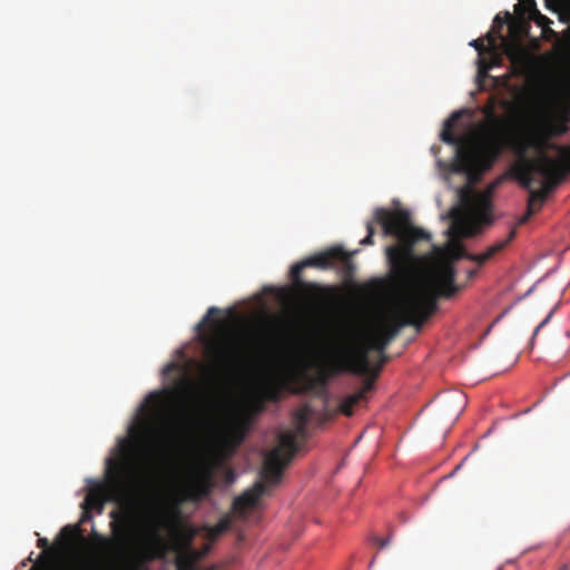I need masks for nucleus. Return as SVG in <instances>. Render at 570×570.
Wrapping results in <instances>:
<instances>
[{"label": "nucleus", "mask_w": 570, "mask_h": 570, "mask_svg": "<svg viewBox=\"0 0 570 570\" xmlns=\"http://www.w3.org/2000/svg\"><path fill=\"white\" fill-rule=\"evenodd\" d=\"M193 394V386L188 381L148 394L145 417L137 429H131L132 440H122L120 458L108 461L109 500L122 504L131 498L138 476V450L157 444L168 449L177 443L183 424L189 417Z\"/></svg>", "instance_id": "nucleus-1"}, {"label": "nucleus", "mask_w": 570, "mask_h": 570, "mask_svg": "<svg viewBox=\"0 0 570 570\" xmlns=\"http://www.w3.org/2000/svg\"><path fill=\"white\" fill-rule=\"evenodd\" d=\"M449 240L443 247L434 246V262L430 268L424 286L405 294L393 309L383 318L376 327L392 342L405 326H413L417 331L436 311L439 296L450 298L460 289L455 285L456 269L454 264L459 259H469L482 266L498 253H500L514 237L515 228H512L507 238L488 247L484 253L471 254L465 250L460 237L474 235L472 228L466 226H452L446 230Z\"/></svg>", "instance_id": "nucleus-2"}, {"label": "nucleus", "mask_w": 570, "mask_h": 570, "mask_svg": "<svg viewBox=\"0 0 570 570\" xmlns=\"http://www.w3.org/2000/svg\"><path fill=\"white\" fill-rule=\"evenodd\" d=\"M569 121V111L562 110L556 120L540 121L528 127L521 136L512 135L507 122V148L520 156L515 175L522 187H530L534 175L560 183L570 170V149L550 142L553 137L568 132Z\"/></svg>", "instance_id": "nucleus-3"}, {"label": "nucleus", "mask_w": 570, "mask_h": 570, "mask_svg": "<svg viewBox=\"0 0 570 570\" xmlns=\"http://www.w3.org/2000/svg\"><path fill=\"white\" fill-rule=\"evenodd\" d=\"M278 397V385L272 380L264 381L255 391L254 406L238 411L226 420L217 439L216 453L212 458L203 459L194 469L186 491L189 500L196 502L209 495L215 469L243 443L250 429L253 414L263 410L265 401H277Z\"/></svg>", "instance_id": "nucleus-4"}, {"label": "nucleus", "mask_w": 570, "mask_h": 570, "mask_svg": "<svg viewBox=\"0 0 570 570\" xmlns=\"http://www.w3.org/2000/svg\"><path fill=\"white\" fill-rule=\"evenodd\" d=\"M353 330L326 345L318 355L320 380L325 383L331 376L344 372L375 379L389 361L385 350L390 345L380 330L368 332L362 340Z\"/></svg>", "instance_id": "nucleus-5"}, {"label": "nucleus", "mask_w": 570, "mask_h": 570, "mask_svg": "<svg viewBox=\"0 0 570 570\" xmlns=\"http://www.w3.org/2000/svg\"><path fill=\"white\" fill-rule=\"evenodd\" d=\"M461 116L462 111L453 112L445 120L440 137L443 142L455 147L451 170L465 174L472 180L490 170L507 148V120L492 117L482 135L462 138L453 132V126Z\"/></svg>", "instance_id": "nucleus-6"}, {"label": "nucleus", "mask_w": 570, "mask_h": 570, "mask_svg": "<svg viewBox=\"0 0 570 570\" xmlns=\"http://www.w3.org/2000/svg\"><path fill=\"white\" fill-rule=\"evenodd\" d=\"M374 224L381 225L385 236H393L397 240L385 249L387 262L395 273L407 272L416 261L414 245L419 240L431 238L429 233L412 224L407 210L376 208L373 220L366 224L367 235L360 242L361 245H373Z\"/></svg>", "instance_id": "nucleus-7"}, {"label": "nucleus", "mask_w": 570, "mask_h": 570, "mask_svg": "<svg viewBox=\"0 0 570 570\" xmlns=\"http://www.w3.org/2000/svg\"><path fill=\"white\" fill-rule=\"evenodd\" d=\"M306 428L305 423H294V430H286L278 435V444L264 459L262 480L234 500L233 510L237 514L244 515L256 507L261 498L267 493V487L281 482L284 470L299 449L298 438L304 439L306 435Z\"/></svg>", "instance_id": "nucleus-8"}, {"label": "nucleus", "mask_w": 570, "mask_h": 570, "mask_svg": "<svg viewBox=\"0 0 570 570\" xmlns=\"http://www.w3.org/2000/svg\"><path fill=\"white\" fill-rule=\"evenodd\" d=\"M219 314L220 309L218 307H209L202 322L197 325L199 330L204 326L213 327L212 334L202 335L205 357L213 374H222L230 371L239 358L237 345L223 333L224 323L210 318Z\"/></svg>", "instance_id": "nucleus-9"}, {"label": "nucleus", "mask_w": 570, "mask_h": 570, "mask_svg": "<svg viewBox=\"0 0 570 570\" xmlns=\"http://www.w3.org/2000/svg\"><path fill=\"white\" fill-rule=\"evenodd\" d=\"M335 263H342L345 265L351 264L350 255L341 247H333L328 250L296 263L291 267L289 276L295 288L299 292L301 295L316 296L321 293L322 288L317 284L304 282L301 278L303 269L306 267L326 269L333 267Z\"/></svg>", "instance_id": "nucleus-10"}, {"label": "nucleus", "mask_w": 570, "mask_h": 570, "mask_svg": "<svg viewBox=\"0 0 570 570\" xmlns=\"http://www.w3.org/2000/svg\"><path fill=\"white\" fill-rule=\"evenodd\" d=\"M537 183L538 180L534 178V181L530 185V187H524L525 189L529 190V197L527 204V212L518 219L517 225L519 226L525 224L535 213H538L541 209L550 193L559 184L553 183L548 178H543L541 188L533 189L532 186Z\"/></svg>", "instance_id": "nucleus-11"}, {"label": "nucleus", "mask_w": 570, "mask_h": 570, "mask_svg": "<svg viewBox=\"0 0 570 570\" xmlns=\"http://www.w3.org/2000/svg\"><path fill=\"white\" fill-rule=\"evenodd\" d=\"M366 377L367 380L363 383L362 387L358 391L347 395L340 403V411L344 415L351 416L353 414L354 407L361 402L365 401L366 393L371 392L374 389V379L372 376Z\"/></svg>", "instance_id": "nucleus-12"}, {"label": "nucleus", "mask_w": 570, "mask_h": 570, "mask_svg": "<svg viewBox=\"0 0 570 570\" xmlns=\"http://www.w3.org/2000/svg\"><path fill=\"white\" fill-rule=\"evenodd\" d=\"M509 20L510 19H507L505 14L504 17H501L500 13L497 14L493 19L491 30L488 33H491L495 38L497 43L499 39L502 40V42L507 46V55L512 61H515L522 51V48L519 45L508 42V40L502 36V29L505 24H509Z\"/></svg>", "instance_id": "nucleus-13"}, {"label": "nucleus", "mask_w": 570, "mask_h": 570, "mask_svg": "<svg viewBox=\"0 0 570 570\" xmlns=\"http://www.w3.org/2000/svg\"><path fill=\"white\" fill-rule=\"evenodd\" d=\"M487 40L489 42V50L487 55L478 60V73L479 76H487L488 72L495 66H500L502 57L497 50L495 38L491 33H487Z\"/></svg>", "instance_id": "nucleus-14"}, {"label": "nucleus", "mask_w": 570, "mask_h": 570, "mask_svg": "<svg viewBox=\"0 0 570 570\" xmlns=\"http://www.w3.org/2000/svg\"><path fill=\"white\" fill-rule=\"evenodd\" d=\"M202 552L177 551L176 568L177 570H196V563L202 558Z\"/></svg>", "instance_id": "nucleus-15"}, {"label": "nucleus", "mask_w": 570, "mask_h": 570, "mask_svg": "<svg viewBox=\"0 0 570 570\" xmlns=\"http://www.w3.org/2000/svg\"><path fill=\"white\" fill-rule=\"evenodd\" d=\"M196 532L194 529L186 528L183 529L178 534L175 542L176 551H187V552H199L193 547V540Z\"/></svg>", "instance_id": "nucleus-16"}, {"label": "nucleus", "mask_w": 570, "mask_h": 570, "mask_svg": "<svg viewBox=\"0 0 570 570\" xmlns=\"http://www.w3.org/2000/svg\"><path fill=\"white\" fill-rule=\"evenodd\" d=\"M232 525L229 517H223L215 525L205 527V538L212 542L216 541Z\"/></svg>", "instance_id": "nucleus-17"}, {"label": "nucleus", "mask_w": 570, "mask_h": 570, "mask_svg": "<svg viewBox=\"0 0 570 570\" xmlns=\"http://www.w3.org/2000/svg\"><path fill=\"white\" fill-rule=\"evenodd\" d=\"M507 19L509 20V33L513 41L519 42L523 32L527 31V22L522 19L514 18L509 11H505Z\"/></svg>", "instance_id": "nucleus-18"}, {"label": "nucleus", "mask_w": 570, "mask_h": 570, "mask_svg": "<svg viewBox=\"0 0 570 570\" xmlns=\"http://www.w3.org/2000/svg\"><path fill=\"white\" fill-rule=\"evenodd\" d=\"M136 562L130 557H124L108 568L94 567L90 570H135Z\"/></svg>", "instance_id": "nucleus-19"}, {"label": "nucleus", "mask_w": 570, "mask_h": 570, "mask_svg": "<svg viewBox=\"0 0 570 570\" xmlns=\"http://www.w3.org/2000/svg\"><path fill=\"white\" fill-rule=\"evenodd\" d=\"M312 415V406L309 404H304L293 413V422L308 424Z\"/></svg>", "instance_id": "nucleus-20"}, {"label": "nucleus", "mask_w": 570, "mask_h": 570, "mask_svg": "<svg viewBox=\"0 0 570 570\" xmlns=\"http://www.w3.org/2000/svg\"><path fill=\"white\" fill-rule=\"evenodd\" d=\"M491 190L483 194H478L473 199V206L475 209L482 213H487L491 208V199H490Z\"/></svg>", "instance_id": "nucleus-21"}, {"label": "nucleus", "mask_w": 570, "mask_h": 570, "mask_svg": "<svg viewBox=\"0 0 570 570\" xmlns=\"http://www.w3.org/2000/svg\"><path fill=\"white\" fill-rule=\"evenodd\" d=\"M104 501L105 499L100 492H91L86 497L85 504L90 509H98L101 511L104 508Z\"/></svg>", "instance_id": "nucleus-22"}, {"label": "nucleus", "mask_w": 570, "mask_h": 570, "mask_svg": "<svg viewBox=\"0 0 570 570\" xmlns=\"http://www.w3.org/2000/svg\"><path fill=\"white\" fill-rule=\"evenodd\" d=\"M110 517H111L115 521H117V522L121 523V529H120V531H121L122 533L127 532V530H128V528H129V524H130V520H131V515H130V512H129V511H127V512H125V513H119V512H117V511H112V512L110 513Z\"/></svg>", "instance_id": "nucleus-23"}, {"label": "nucleus", "mask_w": 570, "mask_h": 570, "mask_svg": "<svg viewBox=\"0 0 570 570\" xmlns=\"http://www.w3.org/2000/svg\"><path fill=\"white\" fill-rule=\"evenodd\" d=\"M521 8H524L528 11L529 17L538 13L534 0H519V3L514 6L515 12L519 13Z\"/></svg>", "instance_id": "nucleus-24"}, {"label": "nucleus", "mask_w": 570, "mask_h": 570, "mask_svg": "<svg viewBox=\"0 0 570 570\" xmlns=\"http://www.w3.org/2000/svg\"><path fill=\"white\" fill-rule=\"evenodd\" d=\"M470 46L473 47L479 55V59H482L487 55V50H489V45H484L483 38L474 39L470 42Z\"/></svg>", "instance_id": "nucleus-25"}, {"label": "nucleus", "mask_w": 570, "mask_h": 570, "mask_svg": "<svg viewBox=\"0 0 570 570\" xmlns=\"http://www.w3.org/2000/svg\"><path fill=\"white\" fill-rule=\"evenodd\" d=\"M78 531L79 528L77 525H66L61 529L60 533L66 538V540L72 541Z\"/></svg>", "instance_id": "nucleus-26"}, {"label": "nucleus", "mask_w": 570, "mask_h": 570, "mask_svg": "<svg viewBox=\"0 0 570 570\" xmlns=\"http://www.w3.org/2000/svg\"><path fill=\"white\" fill-rule=\"evenodd\" d=\"M38 547H39V548H42V549H45V550H48V549H49V541H48V539H46V538H40V539L38 540Z\"/></svg>", "instance_id": "nucleus-27"}, {"label": "nucleus", "mask_w": 570, "mask_h": 570, "mask_svg": "<svg viewBox=\"0 0 570 570\" xmlns=\"http://www.w3.org/2000/svg\"><path fill=\"white\" fill-rule=\"evenodd\" d=\"M375 543L379 544V547L381 549L385 548L387 544H389V539H381V538H375Z\"/></svg>", "instance_id": "nucleus-28"}, {"label": "nucleus", "mask_w": 570, "mask_h": 570, "mask_svg": "<svg viewBox=\"0 0 570 570\" xmlns=\"http://www.w3.org/2000/svg\"><path fill=\"white\" fill-rule=\"evenodd\" d=\"M549 317H550V315L535 327L533 336L537 335V333L541 330V327L548 322Z\"/></svg>", "instance_id": "nucleus-29"}, {"label": "nucleus", "mask_w": 570, "mask_h": 570, "mask_svg": "<svg viewBox=\"0 0 570 570\" xmlns=\"http://www.w3.org/2000/svg\"><path fill=\"white\" fill-rule=\"evenodd\" d=\"M476 274H478L476 269H470V271H468V278L472 279L476 276Z\"/></svg>", "instance_id": "nucleus-30"}, {"label": "nucleus", "mask_w": 570, "mask_h": 570, "mask_svg": "<svg viewBox=\"0 0 570 570\" xmlns=\"http://www.w3.org/2000/svg\"><path fill=\"white\" fill-rule=\"evenodd\" d=\"M559 570H569V566L568 564H562Z\"/></svg>", "instance_id": "nucleus-31"}, {"label": "nucleus", "mask_w": 570, "mask_h": 570, "mask_svg": "<svg viewBox=\"0 0 570 570\" xmlns=\"http://www.w3.org/2000/svg\"><path fill=\"white\" fill-rule=\"evenodd\" d=\"M308 383H309V385H311V387H312V386L315 384V380L309 379V380H308Z\"/></svg>", "instance_id": "nucleus-32"}]
</instances>
